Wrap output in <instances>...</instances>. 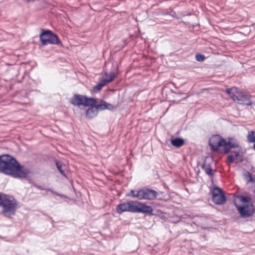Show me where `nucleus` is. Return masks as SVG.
<instances>
[{
	"label": "nucleus",
	"mask_w": 255,
	"mask_h": 255,
	"mask_svg": "<svg viewBox=\"0 0 255 255\" xmlns=\"http://www.w3.org/2000/svg\"><path fill=\"white\" fill-rule=\"evenodd\" d=\"M2 173L14 178H25L30 173V170L11 156Z\"/></svg>",
	"instance_id": "f257e3e1"
},
{
	"label": "nucleus",
	"mask_w": 255,
	"mask_h": 255,
	"mask_svg": "<svg viewBox=\"0 0 255 255\" xmlns=\"http://www.w3.org/2000/svg\"><path fill=\"white\" fill-rule=\"evenodd\" d=\"M0 207L2 208L1 211V214L6 217L11 218L15 215L18 208V202L13 196L5 194Z\"/></svg>",
	"instance_id": "f03ea898"
},
{
	"label": "nucleus",
	"mask_w": 255,
	"mask_h": 255,
	"mask_svg": "<svg viewBox=\"0 0 255 255\" xmlns=\"http://www.w3.org/2000/svg\"><path fill=\"white\" fill-rule=\"evenodd\" d=\"M40 39L43 45L48 44L62 45L58 35L50 30L43 29L39 35Z\"/></svg>",
	"instance_id": "7ed1b4c3"
},
{
	"label": "nucleus",
	"mask_w": 255,
	"mask_h": 255,
	"mask_svg": "<svg viewBox=\"0 0 255 255\" xmlns=\"http://www.w3.org/2000/svg\"><path fill=\"white\" fill-rule=\"evenodd\" d=\"M235 207L240 214V217L242 218H249L254 214L255 207L253 204L246 205L235 204Z\"/></svg>",
	"instance_id": "20e7f679"
},
{
	"label": "nucleus",
	"mask_w": 255,
	"mask_h": 255,
	"mask_svg": "<svg viewBox=\"0 0 255 255\" xmlns=\"http://www.w3.org/2000/svg\"><path fill=\"white\" fill-rule=\"evenodd\" d=\"M212 194V200L216 204H223L227 200L224 192L219 187L215 186L213 187Z\"/></svg>",
	"instance_id": "39448f33"
},
{
	"label": "nucleus",
	"mask_w": 255,
	"mask_h": 255,
	"mask_svg": "<svg viewBox=\"0 0 255 255\" xmlns=\"http://www.w3.org/2000/svg\"><path fill=\"white\" fill-rule=\"evenodd\" d=\"M225 144L226 140L217 134L213 135L209 140V145L211 151L213 152L218 151L219 147L223 146Z\"/></svg>",
	"instance_id": "423d86ee"
},
{
	"label": "nucleus",
	"mask_w": 255,
	"mask_h": 255,
	"mask_svg": "<svg viewBox=\"0 0 255 255\" xmlns=\"http://www.w3.org/2000/svg\"><path fill=\"white\" fill-rule=\"evenodd\" d=\"M224 152L225 154H228L229 152H231L235 154V156L236 158L240 157L241 150L232 151V148H236L239 147V145L238 142L236 140H234V139L232 137H229L228 141L226 140V144L224 145Z\"/></svg>",
	"instance_id": "0eeeda50"
},
{
	"label": "nucleus",
	"mask_w": 255,
	"mask_h": 255,
	"mask_svg": "<svg viewBox=\"0 0 255 255\" xmlns=\"http://www.w3.org/2000/svg\"><path fill=\"white\" fill-rule=\"evenodd\" d=\"M157 194V192L154 190L143 188L140 189V192L138 195L140 197L139 200H153L156 198Z\"/></svg>",
	"instance_id": "6e6552de"
},
{
	"label": "nucleus",
	"mask_w": 255,
	"mask_h": 255,
	"mask_svg": "<svg viewBox=\"0 0 255 255\" xmlns=\"http://www.w3.org/2000/svg\"><path fill=\"white\" fill-rule=\"evenodd\" d=\"M135 201L130 200L128 202H123L117 206V212L122 214L124 212L134 213Z\"/></svg>",
	"instance_id": "1a4fd4ad"
},
{
	"label": "nucleus",
	"mask_w": 255,
	"mask_h": 255,
	"mask_svg": "<svg viewBox=\"0 0 255 255\" xmlns=\"http://www.w3.org/2000/svg\"><path fill=\"white\" fill-rule=\"evenodd\" d=\"M153 210V209L151 206L138 201H135L134 213H149L153 215L152 213Z\"/></svg>",
	"instance_id": "9d476101"
},
{
	"label": "nucleus",
	"mask_w": 255,
	"mask_h": 255,
	"mask_svg": "<svg viewBox=\"0 0 255 255\" xmlns=\"http://www.w3.org/2000/svg\"><path fill=\"white\" fill-rule=\"evenodd\" d=\"M85 95L75 94L71 99L70 103L75 106L80 107L83 106L85 107Z\"/></svg>",
	"instance_id": "9b49d317"
},
{
	"label": "nucleus",
	"mask_w": 255,
	"mask_h": 255,
	"mask_svg": "<svg viewBox=\"0 0 255 255\" xmlns=\"http://www.w3.org/2000/svg\"><path fill=\"white\" fill-rule=\"evenodd\" d=\"M236 102L239 104L247 106H250L252 104V102L250 100V96L242 93H238L237 99Z\"/></svg>",
	"instance_id": "f8f14e48"
},
{
	"label": "nucleus",
	"mask_w": 255,
	"mask_h": 255,
	"mask_svg": "<svg viewBox=\"0 0 255 255\" xmlns=\"http://www.w3.org/2000/svg\"><path fill=\"white\" fill-rule=\"evenodd\" d=\"M95 108L98 111H102L105 110H112L114 108V106L103 100H100L97 101V103L96 104Z\"/></svg>",
	"instance_id": "ddd939ff"
},
{
	"label": "nucleus",
	"mask_w": 255,
	"mask_h": 255,
	"mask_svg": "<svg viewBox=\"0 0 255 255\" xmlns=\"http://www.w3.org/2000/svg\"><path fill=\"white\" fill-rule=\"evenodd\" d=\"M10 155L8 154H2L0 155V173H2L8 161Z\"/></svg>",
	"instance_id": "4468645a"
},
{
	"label": "nucleus",
	"mask_w": 255,
	"mask_h": 255,
	"mask_svg": "<svg viewBox=\"0 0 255 255\" xmlns=\"http://www.w3.org/2000/svg\"><path fill=\"white\" fill-rule=\"evenodd\" d=\"M98 111L95 107H90L86 111V116L87 118L91 119L95 118L98 115Z\"/></svg>",
	"instance_id": "2eb2a0df"
},
{
	"label": "nucleus",
	"mask_w": 255,
	"mask_h": 255,
	"mask_svg": "<svg viewBox=\"0 0 255 255\" xmlns=\"http://www.w3.org/2000/svg\"><path fill=\"white\" fill-rule=\"evenodd\" d=\"M56 165L61 175L64 177L67 178V175L65 172V170L67 168L66 165L63 163L62 162L58 160H56Z\"/></svg>",
	"instance_id": "dca6fc26"
},
{
	"label": "nucleus",
	"mask_w": 255,
	"mask_h": 255,
	"mask_svg": "<svg viewBox=\"0 0 255 255\" xmlns=\"http://www.w3.org/2000/svg\"><path fill=\"white\" fill-rule=\"evenodd\" d=\"M105 75L106 78L105 79H101L105 85L113 81L117 77V75L114 72L110 73H105Z\"/></svg>",
	"instance_id": "f3484780"
},
{
	"label": "nucleus",
	"mask_w": 255,
	"mask_h": 255,
	"mask_svg": "<svg viewBox=\"0 0 255 255\" xmlns=\"http://www.w3.org/2000/svg\"><path fill=\"white\" fill-rule=\"evenodd\" d=\"M97 101L96 98H89L86 96L85 107L90 106V107H95Z\"/></svg>",
	"instance_id": "a211bd4d"
},
{
	"label": "nucleus",
	"mask_w": 255,
	"mask_h": 255,
	"mask_svg": "<svg viewBox=\"0 0 255 255\" xmlns=\"http://www.w3.org/2000/svg\"><path fill=\"white\" fill-rule=\"evenodd\" d=\"M226 92L232 97V99L235 102L237 99L238 92L237 88L233 87L232 88H227Z\"/></svg>",
	"instance_id": "6ab92c4d"
},
{
	"label": "nucleus",
	"mask_w": 255,
	"mask_h": 255,
	"mask_svg": "<svg viewBox=\"0 0 255 255\" xmlns=\"http://www.w3.org/2000/svg\"><path fill=\"white\" fill-rule=\"evenodd\" d=\"M171 143L173 146L176 147H180L184 144V140L183 138L179 137L172 138L171 140Z\"/></svg>",
	"instance_id": "aec40b11"
},
{
	"label": "nucleus",
	"mask_w": 255,
	"mask_h": 255,
	"mask_svg": "<svg viewBox=\"0 0 255 255\" xmlns=\"http://www.w3.org/2000/svg\"><path fill=\"white\" fill-rule=\"evenodd\" d=\"M239 198L240 201L242 202L241 205L253 204L252 200L250 197L241 195L239 197Z\"/></svg>",
	"instance_id": "412c9836"
},
{
	"label": "nucleus",
	"mask_w": 255,
	"mask_h": 255,
	"mask_svg": "<svg viewBox=\"0 0 255 255\" xmlns=\"http://www.w3.org/2000/svg\"><path fill=\"white\" fill-rule=\"evenodd\" d=\"M105 85V83H104L102 80L101 79L100 80V82L98 83L95 86L93 87L92 92L95 93H97L100 92L102 88Z\"/></svg>",
	"instance_id": "4be33fe9"
},
{
	"label": "nucleus",
	"mask_w": 255,
	"mask_h": 255,
	"mask_svg": "<svg viewBox=\"0 0 255 255\" xmlns=\"http://www.w3.org/2000/svg\"><path fill=\"white\" fill-rule=\"evenodd\" d=\"M244 178L247 183H253L255 182L254 178L253 177L252 174L249 171H247L246 173L244 174Z\"/></svg>",
	"instance_id": "5701e85b"
},
{
	"label": "nucleus",
	"mask_w": 255,
	"mask_h": 255,
	"mask_svg": "<svg viewBox=\"0 0 255 255\" xmlns=\"http://www.w3.org/2000/svg\"><path fill=\"white\" fill-rule=\"evenodd\" d=\"M248 140L251 143L255 142V131L252 130L249 131L247 135Z\"/></svg>",
	"instance_id": "b1692460"
},
{
	"label": "nucleus",
	"mask_w": 255,
	"mask_h": 255,
	"mask_svg": "<svg viewBox=\"0 0 255 255\" xmlns=\"http://www.w3.org/2000/svg\"><path fill=\"white\" fill-rule=\"evenodd\" d=\"M139 192H140V189L138 190H130V193L128 194L127 196H131L133 198H137L138 200H139L140 197L138 196V194H139Z\"/></svg>",
	"instance_id": "393cba45"
},
{
	"label": "nucleus",
	"mask_w": 255,
	"mask_h": 255,
	"mask_svg": "<svg viewBox=\"0 0 255 255\" xmlns=\"http://www.w3.org/2000/svg\"><path fill=\"white\" fill-rule=\"evenodd\" d=\"M196 60L199 62L203 61L206 57L204 55L200 53H197L195 56Z\"/></svg>",
	"instance_id": "a878e982"
},
{
	"label": "nucleus",
	"mask_w": 255,
	"mask_h": 255,
	"mask_svg": "<svg viewBox=\"0 0 255 255\" xmlns=\"http://www.w3.org/2000/svg\"><path fill=\"white\" fill-rule=\"evenodd\" d=\"M206 174L210 177H213L214 175L213 169L211 168L210 165L205 170Z\"/></svg>",
	"instance_id": "bb28decb"
},
{
	"label": "nucleus",
	"mask_w": 255,
	"mask_h": 255,
	"mask_svg": "<svg viewBox=\"0 0 255 255\" xmlns=\"http://www.w3.org/2000/svg\"><path fill=\"white\" fill-rule=\"evenodd\" d=\"M235 157L233 155H229L227 156V161L229 163H233L235 161Z\"/></svg>",
	"instance_id": "cd10ccee"
},
{
	"label": "nucleus",
	"mask_w": 255,
	"mask_h": 255,
	"mask_svg": "<svg viewBox=\"0 0 255 255\" xmlns=\"http://www.w3.org/2000/svg\"><path fill=\"white\" fill-rule=\"evenodd\" d=\"M46 191H49V192H51L52 194H55L56 195L58 196H60V197L64 196L63 195L58 193L56 192H55L54 191H53L52 189H51L50 188H46Z\"/></svg>",
	"instance_id": "c85d7f7f"
},
{
	"label": "nucleus",
	"mask_w": 255,
	"mask_h": 255,
	"mask_svg": "<svg viewBox=\"0 0 255 255\" xmlns=\"http://www.w3.org/2000/svg\"><path fill=\"white\" fill-rule=\"evenodd\" d=\"M36 188L41 190H45L46 188H44L42 186L38 185L37 184H34V185Z\"/></svg>",
	"instance_id": "c756f323"
},
{
	"label": "nucleus",
	"mask_w": 255,
	"mask_h": 255,
	"mask_svg": "<svg viewBox=\"0 0 255 255\" xmlns=\"http://www.w3.org/2000/svg\"><path fill=\"white\" fill-rule=\"evenodd\" d=\"M201 168L202 169H203L204 171L205 170V169L207 168L206 167V163L204 162L203 163L202 165H201Z\"/></svg>",
	"instance_id": "7c9ffc66"
},
{
	"label": "nucleus",
	"mask_w": 255,
	"mask_h": 255,
	"mask_svg": "<svg viewBox=\"0 0 255 255\" xmlns=\"http://www.w3.org/2000/svg\"><path fill=\"white\" fill-rule=\"evenodd\" d=\"M24 1H25L27 2H33L35 1V0H23Z\"/></svg>",
	"instance_id": "2f4dec72"
},
{
	"label": "nucleus",
	"mask_w": 255,
	"mask_h": 255,
	"mask_svg": "<svg viewBox=\"0 0 255 255\" xmlns=\"http://www.w3.org/2000/svg\"><path fill=\"white\" fill-rule=\"evenodd\" d=\"M243 161L242 159L241 158V159H239V161L240 162H242Z\"/></svg>",
	"instance_id": "473e14b6"
}]
</instances>
